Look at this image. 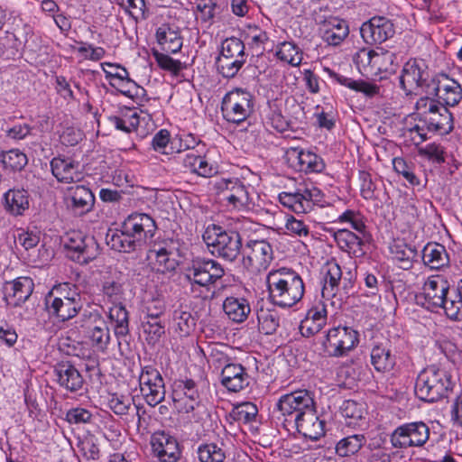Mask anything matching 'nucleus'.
<instances>
[{"instance_id": "nucleus-1", "label": "nucleus", "mask_w": 462, "mask_h": 462, "mask_svg": "<svg viewBox=\"0 0 462 462\" xmlns=\"http://www.w3.org/2000/svg\"><path fill=\"white\" fill-rule=\"evenodd\" d=\"M416 304L431 311L444 310L448 318L462 320V279L457 291L450 292L448 281L442 275H430L422 284L420 291L415 294Z\"/></svg>"}, {"instance_id": "nucleus-2", "label": "nucleus", "mask_w": 462, "mask_h": 462, "mask_svg": "<svg viewBox=\"0 0 462 462\" xmlns=\"http://www.w3.org/2000/svg\"><path fill=\"white\" fill-rule=\"evenodd\" d=\"M156 230L155 220L150 215L135 212L122 222L120 228L109 230L106 240L112 250L132 253L151 245Z\"/></svg>"}, {"instance_id": "nucleus-3", "label": "nucleus", "mask_w": 462, "mask_h": 462, "mask_svg": "<svg viewBox=\"0 0 462 462\" xmlns=\"http://www.w3.org/2000/svg\"><path fill=\"white\" fill-rule=\"evenodd\" d=\"M252 222L247 218L232 219L226 226L208 225L202 239L209 253L224 261L233 263L243 253V236Z\"/></svg>"}, {"instance_id": "nucleus-4", "label": "nucleus", "mask_w": 462, "mask_h": 462, "mask_svg": "<svg viewBox=\"0 0 462 462\" xmlns=\"http://www.w3.org/2000/svg\"><path fill=\"white\" fill-rule=\"evenodd\" d=\"M337 220L348 225V229L335 231L319 223V241L331 238L338 246L353 257H361L365 254V245L372 240V235L365 224V216L358 210L346 209L337 216Z\"/></svg>"}, {"instance_id": "nucleus-5", "label": "nucleus", "mask_w": 462, "mask_h": 462, "mask_svg": "<svg viewBox=\"0 0 462 462\" xmlns=\"http://www.w3.org/2000/svg\"><path fill=\"white\" fill-rule=\"evenodd\" d=\"M277 409L283 417L292 416L297 430L305 439L318 440V413L315 393L309 390H298L280 397Z\"/></svg>"}, {"instance_id": "nucleus-6", "label": "nucleus", "mask_w": 462, "mask_h": 462, "mask_svg": "<svg viewBox=\"0 0 462 462\" xmlns=\"http://www.w3.org/2000/svg\"><path fill=\"white\" fill-rule=\"evenodd\" d=\"M266 282L272 301L282 308L293 306L304 293L302 279L289 268L283 267L271 271L267 275Z\"/></svg>"}, {"instance_id": "nucleus-7", "label": "nucleus", "mask_w": 462, "mask_h": 462, "mask_svg": "<svg viewBox=\"0 0 462 462\" xmlns=\"http://www.w3.org/2000/svg\"><path fill=\"white\" fill-rule=\"evenodd\" d=\"M78 288L69 282L54 286L44 298V310L50 319L65 322L76 317L82 309Z\"/></svg>"}, {"instance_id": "nucleus-8", "label": "nucleus", "mask_w": 462, "mask_h": 462, "mask_svg": "<svg viewBox=\"0 0 462 462\" xmlns=\"http://www.w3.org/2000/svg\"><path fill=\"white\" fill-rule=\"evenodd\" d=\"M453 386V377L448 370L430 365L418 374L414 393L423 402H435L447 397Z\"/></svg>"}, {"instance_id": "nucleus-9", "label": "nucleus", "mask_w": 462, "mask_h": 462, "mask_svg": "<svg viewBox=\"0 0 462 462\" xmlns=\"http://www.w3.org/2000/svg\"><path fill=\"white\" fill-rule=\"evenodd\" d=\"M224 275L222 264L214 259L204 257L192 259L184 271V278L195 297L208 294Z\"/></svg>"}, {"instance_id": "nucleus-10", "label": "nucleus", "mask_w": 462, "mask_h": 462, "mask_svg": "<svg viewBox=\"0 0 462 462\" xmlns=\"http://www.w3.org/2000/svg\"><path fill=\"white\" fill-rule=\"evenodd\" d=\"M363 434H354L337 441L324 420H319V458L327 462H337V456L348 457L357 453L365 445Z\"/></svg>"}, {"instance_id": "nucleus-11", "label": "nucleus", "mask_w": 462, "mask_h": 462, "mask_svg": "<svg viewBox=\"0 0 462 462\" xmlns=\"http://www.w3.org/2000/svg\"><path fill=\"white\" fill-rule=\"evenodd\" d=\"M415 111L418 117H422L431 133L443 135L450 133L454 128L453 116L448 108L429 96L421 97L417 100Z\"/></svg>"}, {"instance_id": "nucleus-12", "label": "nucleus", "mask_w": 462, "mask_h": 462, "mask_svg": "<svg viewBox=\"0 0 462 462\" xmlns=\"http://www.w3.org/2000/svg\"><path fill=\"white\" fill-rule=\"evenodd\" d=\"M179 242L172 238L156 239L151 242L146 259L158 273H173L179 266Z\"/></svg>"}, {"instance_id": "nucleus-13", "label": "nucleus", "mask_w": 462, "mask_h": 462, "mask_svg": "<svg viewBox=\"0 0 462 462\" xmlns=\"http://www.w3.org/2000/svg\"><path fill=\"white\" fill-rule=\"evenodd\" d=\"M254 96L245 88L227 92L221 103L223 117L229 123L239 125L254 113Z\"/></svg>"}, {"instance_id": "nucleus-14", "label": "nucleus", "mask_w": 462, "mask_h": 462, "mask_svg": "<svg viewBox=\"0 0 462 462\" xmlns=\"http://www.w3.org/2000/svg\"><path fill=\"white\" fill-rule=\"evenodd\" d=\"M323 333V350L329 356H346L359 344L358 331L350 327H333Z\"/></svg>"}, {"instance_id": "nucleus-15", "label": "nucleus", "mask_w": 462, "mask_h": 462, "mask_svg": "<svg viewBox=\"0 0 462 462\" xmlns=\"http://www.w3.org/2000/svg\"><path fill=\"white\" fill-rule=\"evenodd\" d=\"M102 69L109 85L123 96L134 101H142L146 90L129 76L127 69L120 64L103 62Z\"/></svg>"}, {"instance_id": "nucleus-16", "label": "nucleus", "mask_w": 462, "mask_h": 462, "mask_svg": "<svg viewBox=\"0 0 462 462\" xmlns=\"http://www.w3.org/2000/svg\"><path fill=\"white\" fill-rule=\"evenodd\" d=\"M430 429L421 420L406 422L398 426L390 435L394 448H422L430 439Z\"/></svg>"}, {"instance_id": "nucleus-17", "label": "nucleus", "mask_w": 462, "mask_h": 462, "mask_svg": "<svg viewBox=\"0 0 462 462\" xmlns=\"http://www.w3.org/2000/svg\"><path fill=\"white\" fill-rule=\"evenodd\" d=\"M216 192L222 196L226 206L238 211L248 210L252 204L250 186L238 178L217 180L213 184Z\"/></svg>"}, {"instance_id": "nucleus-18", "label": "nucleus", "mask_w": 462, "mask_h": 462, "mask_svg": "<svg viewBox=\"0 0 462 462\" xmlns=\"http://www.w3.org/2000/svg\"><path fill=\"white\" fill-rule=\"evenodd\" d=\"M431 78L425 60L411 59L402 67L400 85L406 95H411L419 89L427 94Z\"/></svg>"}, {"instance_id": "nucleus-19", "label": "nucleus", "mask_w": 462, "mask_h": 462, "mask_svg": "<svg viewBox=\"0 0 462 462\" xmlns=\"http://www.w3.org/2000/svg\"><path fill=\"white\" fill-rule=\"evenodd\" d=\"M67 256L80 264H87L98 254V245L91 236L80 232H72L64 241Z\"/></svg>"}, {"instance_id": "nucleus-20", "label": "nucleus", "mask_w": 462, "mask_h": 462, "mask_svg": "<svg viewBox=\"0 0 462 462\" xmlns=\"http://www.w3.org/2000/svg\"><path fill=\"white\" fill-rule=\"evenodd\" d=\"M139 385L148 405L154 407L164 401L166 394L164 380L154 365L142 366Z\"/></svg>"}, {"instance_id": "nucleus-21", "label": "nucleus", "mask_w": 462, "mask_h": 462, "mask_svg": "<svg viewBox=\"0 0 462 462\" xmlns=\"http://www.w3.org/2000/svg\"><path fill=\"white\" fill-rule=\"evenodd\" d=\"M80 322V326L87 329L93 347L98 352L106 353L111 343V334L100 313L97 310H84Z\"/></svg>"}, {"instance_id": "nucleus-22", "label": "nucleus", "mask_w": 462, "mask_h": 462, "mask_svg": "<svg viewBox=\"0 0 462 462\" xmlns=\"http://www.w3.org/2000/svg\"><path fill=\"white\" fill-rule=\"evenodd\" d=\"M427 95L435 96L441 106H455L462 99V88L460 84L445 73L432 76L430 85H428Z\"/></svg>"}, {"instance_id": "nucleus-23", "label": "nucleus", "mask_w": 462, "mask_h": 462, "mask_svg": "<svg viewBox=\"0 0 462 462\" xmlns=\"http://www.w3.org/2000/svg\"><path fill=\"white\" fill-rule=\"evenodd\" d=\"M243 263L254 271L265 270L273 259V250L266 240H249L243 248Z\"/></svg>"}, {"instance_id": "nucleus-24", "label": "nucleus", "mask_w": 462, "mask_h": 462, "mask_svg": "<svg viewBox=\"0 0 462 462\" xmlns=\"http://www.w3.org/2000/svg\"><path fill=\"white\" fill-rule=\"evenodd\" d=\"M54 381L70 393L82 394L87 392L86 381L79 369L69 362H60L53 367Z\"/></svg>"}, {"instance_id": "nucleus-25", "label": "nucleus", "mask_w": 462, "mask_h": 462, "mask_svg": "<svg viewBox=\"0 0 462 462\" xmlns=\"http://www.w3.org/2000/svg\"><path fill=\"white\" fill-rule=\"evenodd\" d=\"M360 33L365 43L381 44L394 35V24L385 16H374L361 25Z\"/></svg>"}, {"instance_id": "nucleus-26", "label": "nucleus", "mask_w": 462, "mask_h": 462, "mask_svg": "<svg viewBox=\"0 0 462 462\" xmlns=\"http://www.w3.org/2000/svg\"><path fill=\"white\" fill-rule=\"evenodd\" d=\"M33 290V280L27 276H21L3 284V300L11 308L21 307L29 300Z\"/></svg>"}, {"instance_id": "nucleus-27", "label": "nucleus", "mask_w": 462, "mask_h": 462, "mask_svg": "<svg viewBox=\"0 0 462 462\" xmlns=\"http://www.w3.org/2000/svg\"><path fill=\"white\" fill-rule=\"evenodd\" d=\"M173 401L180 403L185 413L194 411L201 402L198 383L191 378L175 381Z\"/></svg>"}, {"instance_id": "nucleus-28", "label": "nucleus", "mask_w": 462, "mask_h": 462, "mask_svg": "<svg viewBox=\"0 0 462 462\" xmlns=\"http://www.w3.org/2000/svg\"><path fill=\"white\" fill-rule=\"evenodd\" d=\"M151 446L154 457L161 462H176L180 457L177 439L163 430L152 435Z\"/></svg>"}, {"instance_id": "nucleus-29", "label": "nucleus", "mask_w": 462, "mask_h": 462, "mask_svg": "<svg viewBox=\"0 0 462 462\" xmlns=\"http://www.w3.org/2000/svg\"><path fill=\"white\" fill-rule=\"evenodd\" d=\"M66 200L68 208L75 216H83L92 210L95 196L85 185L70 186L67 189Z\"/></svg>"}, {"instance_id": "nucleus-30", "label": "nucleus", "mask_w": 462, "mask_h": 462, "mask_svg": "<svg viewBox=\"0 0 462 462\" xmlns=\"http://www.w3.org/2000/svg\"><path fill=\"white\" fill-rule=\"evenodd\" d=\"M186 171L203 178H212L219 171L218 164L207 155L189 152L179 157Z\"/></svg>"}, {"instance_id": "nucleus-31", "label": "nucleus", "mask_w": 462, "mask_h": 462, "mask_svg": "<svg viewBox=\"0 0 462 462\" xmlns=\"http://www.w3.org/2000/svg\"><path fill=\"white\" fill-rule=\"evenodd\" d=\"M396 355L388 341L375 342L370 350V364L375 372L385 374H390L395 367Z\"/></svg>"}, {"instance_id": "nucleus-32", "label": "nucleus", "mask_w": 462, "mask_h": 462, "mask_svg": "<svg viewBox=\"0 0 462 462\" xmlns=\"http://www.w3.org/2000/svg\"><path fill=\"white\" fill-rule=\"evenodd\" d=\"M348 33V25L345 20L334 16L321 20L319 16V37L328 46L339 45Z\"/></svg>"}, {"instance_id": "nucleus-33", "label": "nucleus", "mask_w": 462, "mask_h": 462, "mask_svg": "<svg viewBox=\"0 0 462 462\" xmlns=\"http://www.w3.org/2000/svg\"><path fill=\"white\" fill-rule=\"evenodd\" d=\"M323 263L319 262V283L322 284V297H330L336 294L338 287L342 271L337 262L332 258H322Z\"/></svg>"}, {"instance_id": "nucleus-34", "label": "nucleus", "mask_w": 462, "mask_h": 462, "mask_svg": "<svg viewBox=\"0 0 462 462\" xmlns=\"http://www.w3.org/2000/svg\"><path fill=\"white\" fill-rule=\"evenodd\" d=\"M221 383L227 391L237 393L247 387L250 376L241 364H227L221 370Z\"/></svg>"}, {"instance_id": "nucleus-35", "label": "nucleus", "mask_w": 462, "mask_h": 462, "mask_svg": "<svg viewBox=\"0 0 462 462\" xmlns=\"http://www.w3.org/2000/svg\"><path fill=\"white\" fill-rule=\"evenodd\" d=\"M155 37L162 51L167 53H178L183 45L180 29L174 23H162L157 29Z\"/></svg>"}, {"instance_id": "nucleus-36", "label": "nucleus", "mask_w": 462, "mask_h": 462, "mask_svg": "<svg viewBox=\"0 0 462 462\" xmlns=\"http://www.w3.org/2000/svg\"><path fill=\"white\" fill-rule=\"evenodd\" d=\"M51 170L59 182L72 183L82 179L79 163L70 158L54 157L51 161Z\"/></svg>"}, {"instance_id": "nucleus-37", "label": "nucleus", "mask_w": 462, "mask_h": 462, "mask_svg": "<svg viewBox=\"0 0 462 462\" xmlns=\"http://www.w3.org/2000/svg\"><path fill=\"white\" fill-rule=\"evenodd\" d=\"M108 122L116 130L125 134L135 132L140 124V116L134 108L123 106L107 117Z\"/></svg>"}, {"instance_id": "nucleus-38", "label": "nucleus", "mask_w": 462, "mask_h": 462, "mask_svg": "<svg viewBox=\"0 0 462 462\" xmlns=\"http://www.w3.org/2000/svg\"><path fill=\"white\" fill-rule=\"evenodd\" d=\"M108 318L114 323V334L117 339V345L122 350L123 341L127 344L129 336V312L124 304L108 308Z\"/></svg>"}, {"instance_id": "nucleus-39", "label": "nucleus", "mask_w": 462, "mask_h": 462, "mask_svg": "<svg viewBox=\"0 0 462 462\" xmlns=\"http://www.w3.org/2000/svg\"><path fill=\"white\" fill-rule=\"evenodd\" d=\"M422 261L430 270L440 271L449 265V254L444 245L428 243L422 249Z\"/></svg>"}, {"instance_id": "nucleus-40", "label": "nucleus", "mask_w": 462, "mask_h": 462, "mask_svg": "<svg viewBox=\"0 0 462 462\" xmlns=\"http://www.w3.org/2000/svg\"><path fill=\"white\" fill-rule=\"evenodd\" d=\"M223 310L233 322L243 323L251 313V306L244 297L229 296L223 302Z\"/></svg>"}, {"instance_id": "nucleus-41", "label": "nucleus", "mask_w": 462, "mask_h": 462, "mask_svg": "<svg viewBox=\"0 0 462 462\" xmlns=\"http://www.w3.org/2000/svg\"><path fill=\"white\" fill-rule=\"evenodd\" d=\"M278 199L284 208L296 214L305 213L314 205L312 194L310 191H306V194L283 191L279 194Z\"/></svg>"}, {"instance_id": "nucleus-42", "label": "nucleus", "mask_w": 462, "mask_h": 462, "mask_svg": "<svg viewBox=\"0 0 462 462\" xmlns=\"http://www.w3.org/2000/svg\"><path fill=\"white\" fill-rule=\"evenodd\" d=\"M5 208L13 216H22L29 209L30 196L23 188H14L5 193Z\"/></svg>"}, {"instance_id": "nucleus-43", "label": "nucleus", "mask_w": 462, "mask_h": 462, "mask_svg": "<svg viewBox=\"0 0 462 462\" xmlns=\"http://www.w3.org/2000/svg\"><path fill=\"white\" fill-rule=\"evenodd\" d=\"M389 250L391 258L396 266L404 271L412 268L416 256V250L413 247L402 241H397L390 245Z\"/></svg>"}, {"instance_id": "nucleus-44", "label": "nucleus", "mask_w": 462, "mask_h": 462, "mask_svg": "<svg viewBox=\"0 0 462 462\" xmlns=\"http://www.w3.org/2000/svg\"><path fill=\"white\" fill-rule=\"evenodd\" d=\"M288 161L299 171L316 172L318 155L310 151L292 148L287 152Z\"/></svg>"}, {"instance_id": "nucleus-45", "label": "nucleus", "mask_w": 462, "mask_h": 462, "mask_svg": "<svg viewBox=\"0 0 462 462\" xmlns=\"http://www.w3.org/2000/svg\"><path fill=\"white\" fill-rule=\"evenodd\" d=\"M171 326L180 337H188L196 327V319L190 311L177 309L172 313Z\"/></svg>"}, {"instance_id": "nucleus-46", "label": "nucleus", "mask_w": 462, "mask_h": 462, "mask_svg": "<svg viewBox=\"0 0 462 462\" xmlns=\"http://www.w3.org/2000/svg\"><path fill=\"white\" fill-rule=\"evenodd\" d=\"M115 2L135 22L144 21L150 16V11L144 0H115Z\"/></svg>"}, {"instance_id": "nucleus-47", "label": "nucleus", "mask_w": 462, "mask_h": 462, "mask_svg": "<svg viewBox=\"0 0 462 462\" xmlns=\"http://www.w3.org/2000/svg\"><path fill=\"white\" fill-rule=\"evenodd\" d=\"M223 447V443L200 444L197 448L198 459L200 462H224L226 455Z\"/></svg>"}, {"instance_id": "nucleus-48", "label": "nucleus", "mask_w": 462, "mask_h": 462, "mask_svg": "<svg viewBox=\"0 0 462 462\" xmlns=\"http://www.w3.org/2000/svg\"><path fill=\"white\" fill-rule=\"evenodd\" d=\"M102 295L104 301L111 304V306H118L124 304L125 291L123 284L116 280L107 279L102 283Z\"/></svg>"}, {"instance_id": "nucleus-49", "label": "nucleus", "mask_w": 462, "mask_h": 462, "mask_svg": "<svg viewBox=\"0 0 462 462\" xmlns=\"http://www.w3.org/2000/svg\"><path fill=\"white\" fill-rule=\"evenodd\" d=\"M275 57L280 61L291 66H298L302 60L299 47L291 42L279 43L275 51Z\"/></svg>"}, {"instance_id": "nucleus-50", "label": "nucleus", "mask_w": 462, "mask_h": 462, "mask_svg": "<svg viewBox=\"0 0 462 462\" xmlns=\"http://www.w3.org/2000/svg\"><path fill=\"white\" fill-rule=\"evenodd\" d=\"M258 329L264 335H273L280 327V316L275 310L261 309L257 311Z\"/></svg>"}, {"instance_id": "nucleus-51", "label": "nucleus", "mask_w": 462, "mask_h": 462, "mask_svg": "<svg viewBox=\"0 0 462 462\" xmlns=\"http://www.w3.org/2000/svg\"><path fill=\"white\" fill-rule=\"evenodd\" d=\"M0 158L5 169L13 171H22L28 163L26 154L19 149L2 152Z\"/></svg>"}, {"instance_id": "nucleus-52", "label": "nucleus", "mask_w": 462, "mask_h": 462, "mask_svg": "<svg viewBox=\"0 0 462 462\" xmlns=\"http://www.w3.org/2000/svg\"><path fill=\"white\" fill-rule=\"evenodd\" d=\"M337 81L352 90L363 93L367 97H373L379 94V87L376 84L367 82L362 79L356 80L351 78L340 76Z\"/></svg>"}, {"instance_id": "nucleus-53", "label": "nucleus", "mask_w": 462, "mask_h": 462, "mask_svg": "<svg viewBox=\"0 0 462 462\" xmlns=\"http://www.w3.org/2000/svg\"><path fill=\"white\" fill-rule=\"evenodd\" d=\"M245 59H233L227 57L217 56L216 59V66L219 74L224 78L232 79L241 69L245 63Z\"/></svg>"}, {"instance_id": "nucleus-54", "label": "nucleus", "mask_w": 462, "mask_h": 462, "mask_svg": "<svg viewBox=\"0 0 462 462\" xmlns=\"http://www.w3.org/2000/svg\"><path fill=\"white\" fill-rule=\"evenodd\" d=\"M141 328L149 345H155L165 333V326L161 319L141 320Z\"/></svg>"}, {"instance_id": "nucleus-55", "label": "nucleus", "mask_w": 462, "mask_h": 462, "mask_svg": "<svg viewBox=\"0 0 462 462\" xmlns=\"http://www.w3.org/2000/svg\"><path fill=\"white\" fill-rule=\"evenodd\" d=\"M395 55L383 49L374 51L372 76H377L382 72H387L392 69Z\"/></svg>"}, {"instance_id": "nucleus-56", "label": "nucleus", "mask_w": 462, "mask_h": 462, "mask_svg": "<svg viewBox=\"0 0 462 462\" xmlns=\"http://www.w3.org/2000/svg\"><path fill=\"white\" fill-rule=\"evenodd\" d=\"M245 50V43L242 40L236 37H229L223 41L218 56L246 60Z\"/></svg>"}, {"instance_id": "nucleus-57", "label": "nucleus", "mask_w": 462, "mask_h": 462, "mask_svg": "<svg viewBox=\"0 0 462 462\" xmlns=\"http://www.w3.org/2000/svg\"><path fill=\"white\" fill-rule=\"evenodd\" d=\"M393 167L396 173L402 175L405 180L412 187L420 184V179L414 173V165L408 162L402 157H395L393 159Z\"/></svg>"}, {"instance_id": "nucleus-58", "label": "nucleus", "mask_w": 462, "mask_h": 462, "mask_svg": "<svg viewBox=\"0 0 462 462\" xmlns=\"http://www.w3.org/2000/svg\"><path fill=\"white\" fill-rule=\"evenodd\" d=\"M134 404V399L130 395L112 393L109 395L107 405L117 416H124L129 413Z\"/></svg>"}, {"instance_id": "nucleus-59", "label": "nucleus", "mask_w": 462, "mask_h": 462, "mask_svg": "<svg viewBox=\"0 0 462 462\" xmlns=\"http://www.w3.org/2000/svg\"><path fill=\"white\" fill-rule=\"evenodd\" d=\"M258 414L257 406L253 402H243L236 405L231 412V416L234 420L243 422L250 423L256 420Z\"/></svg>"}, {"instance_id": "nucleus-60", "label": "nucleus", "mask_w": 462, "mask_h": 462, "mask_svg": "<svg viewBox=\"0 0 462 462\" xmlns=\"http://www.w3.org/2000/svg\"><path fill=\"white\" fill-rule=\"evenodd\" d=\"M419 154L433 164L440 165L445 162V148L436 143H430L419 150Z\"/></svg>"}, {"instance_id": "nucleus-61", "label": "nucleus", "mask_w": 462, "mask_h": 462, "mask_svg": "<svg viewBox=\"0 0 462 462\" xmlns=\"http://www.w3.org/2000/svg\"><path fill=\"white\" fill-rule=\"evenodd\" d=\"M93 419L91 411L81 406L72 407L65 413V420L71 425L88 424Z\"/></svg>"}, {"instance_id": "nucleus-62", "label": "nucleus", "mask_w": 462, "mask_h": 462, "mask_svg": "<svg viewBox=\"0 0 462 462\" xmlns=\"http://www.w3.org/2000/svg\"><path fill=\"white\" fill-rule=\"evenodd\" d=\"M300 332L302 337L306 338H313L315 340V337L318 334V309L313 307L311 308L306 318L301 320L300 324Z\"/></svg>"}, {"instance_id": "nucleus-63", "label": "nucleus", "mask_w": 462, "mask_h": 462, "mask_svg": "<svg viewBox=\"0 0 462 462\" xmlns=\"http://www.w3.org/2000/svg\"><path fill=\"white\" fill-rule=\"evenodd\" d=\"M374 50H359L353 60L358 71L364 76H372Z\"/></svg>"}, {"instance_id": "nucleus-64", "label": "nucleus", "mask_w": 462, "mask_h": 462, "mask_svg": "<svg viewBox=\"0 0 462 462\" xmlns=\"http://www.w3.org/2000/svg\"><path fill=\"white\" fill-rule=\"evenodd\" d=\"M429 133H431V131L428 129V125L425 124L422 117H419L418 123L407 128L404 132V135L409 137L413 144L419 145L429 138Z\"/></svg>"}]
</instances>
